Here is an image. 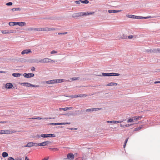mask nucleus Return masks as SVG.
Returning <instances> with one entry per match:
<instances>
[{
  "mask_svg": "<svg viewBox=\"0 0 160 160\" xmlns=\"http://www.w3.org/2000/svg\"><path fill=\"white\" fill-rule=\"evenodd\" d=\"M120 75V74L112 72L110 73H102V75H98L99 76H103L104 77H110V76H118Z\"/></svg>",
  "mask_w": 160,
  "mask_h": 160,
  "instance_id": "nucleus-1",
  "label": "nucleus"
},
{
  "mask_svg": "<svg viewBox=\"0 0 160 160\" xmlns=\"http://www.w3.org/2000/svg\"><path fill=\"white\" fill-rule=\"evenodd\" d=\"M74 156L72 153H70L67 155V158H65L63 159V160H73L74 159Z\"/></svg>",
  "mask_w": 160,
  "mask_h": 160,
  "instance_id": "nucleus-2",
  "label": "nucleus"
},
{
  "mask_svg": "<svg viewBox=\"0 0 160 160\" xmlns=\"http://www.w3.org/2000/svg\"><path fill=\"white\" fill-rule=\"evenodd\" d=\"M41 136L43 138H47L49 137H55L56 136L54 134H42L41 135Z\"/></svg>",
  "mask_w": 160,
  "mask_h": 160,
  "instance_id": "nucleus-3",
  "label": "nucleus"
},
{
  "mask_svg": "<svg viewBox=\"0 0 160 160\" xmlns=\"http://www.w3.org/2000/svg\"><path fill=\"white\" fill-rule=\"evenodd\" d=\"M34 146H37V143H34L32 142H29L28 143V144L22 146V147H32Z\"/></svg>",
  "mask_w": 160,
  "mask_h": 160,
  "instance_id": "nucleus-4",
  "label": "nucleus"
},
{
  "mask_svg": "<svg viewBox=\"0 0 160 160\" xmlns=\"http://www.w3.org/2000/svg\"><path fill=\"white\" fill-rule=\"evenodd\" d=\"M23 76L26 78H30L33 77L34 76V74L32 73H24L23 74Z\"/></svg>",
  "mask_w": 160,
  "mask_h": 160,
  "instance_id": "nucleus-5",
  "label": "nucleus"
},
{
  "mask_svg": "<svg viewBox=\"0 0 160 160\" xmlns=\"http://www.w3.org/2000/svg\"><path fill=\"white\" fill-rule=\"evenodd\" d=\"M119 155L123 156H128V153L126 152V151H115Z\"/></svg>",
  "mask_w": 160,
  "mask_h": 160,
  "instance_id": "nucleus-6",
  "label": "nucleus"
},
{
  "mask_svg": "<svg viewBox=\"0 0 160 160\" xmlns=\"http://www.w3.org/2000/svg\"><path fill=\"white\" fill-rule=\"evenodd\" d=\"M29 62L30 63H39L40 62V59L37 58L31 59L29 60Z\"/></svg>",
  "mask_w": 160,
  "mask_h": 160,
  "instance_id": "nucleus-7",
  "label": "nucleus"
},
{
  "mask_svg": "<svg viewBox=\"0 0 160 160\" xmlns=\"http://www.w3.org/2000/svg\"><path fill=\"white\" fill-rule=\"evenodd\" d=\"M14 24H15V25H18L21 27H22L26 25V23L25 22H15Z\"/></svg>",
  "mask_w": 160,
  "mask_h": 160,
  "instance_id": "nucleus-8",
  "label": "nucleus"
},
{
  "mask_svg": "<svg viewBox=\"0 0 160 160\" xmlns=\"http://www.w3.org/2000/svg\"><path fill=\"white\" fill-rule=\"evenodd\" d=\"M51 59L48 58H44L42 59H40V62L42 63H48L50 62Z\"/></svg>",
  "mask_w": 160,
  "mask_h": 160,
  "instance_id": "nucleus-9",
  "label": "nucleus"
},
{
  "mask_svg": "<svg viewBox=\"0 0 160 160\" xmlns=\"http://www.w3.org/2000/svg\"><path fill=\"white\" fill-rule=\"evenodd\" d=\"M13 87L12 84L10 82L7 83L5 85V88L7 89H11Z\"/></svg>",
  "mask_w": 160,
  "mask_h": 160,
  "instance_id": "nucleus-10",
  "label": "nucleus"
},
{
  "mask_svg": "<svg viewBox=\"0 0 160 160\" xmlns=\"http://www.w3.org/2000/svg\"><path fill=\"white\" fill-rule=\"evenodd\" d=\"M31 52H32V51H31V50L30 49H28L24 50H23V51H22L21 52V54L22 55H23L25 53L28 54V53H31Z\"/></svg>",
  "mask_w": 160,
  "mask_h": 160,
  "instance_id": "nucleus-11",
  "label": "nucleus"
},
{
  "mask_svg": "<svg viewBox=\"0 0 160 160\" xmlns=\"http://www.w3.org/2000/svg\"><path fill=\"white\" fill-rule=\"evenodd\" d=\"M81 16V14L80 12L75 13L73 14L72 17L75 18H76L78 17Z\"/></svg>",
  "mask_w": 160,
  "mask_h": 160,
  "instance_id": "nucleus-12",
  "label": "nucleus"
},
{
  "mask_svg": "<svg viewBox=\"0 0 160 160\" xmlns=\"http://www.w3.org/2000/svg\"><path fill=\"white\" fill-rule=\"evenodd\" d=\"M146 52L151 53H157L156 49H148L146 50Z\"/></svg>",
  "mask_w": 160,
  "mask_h": 160,
  "instance_id": "nucleus-13",
  "label": "nucleus"
},
{
  "mask_svg": "<svg viewBox=\"0 0 160 160\" xmlns=\"http://www.w3.org/2000/svg\"><path fill=\"white\" fill-rule=\"evenodd\" d=\"M121 10H109L108 12L109 13H115L121 11Z\"/></svg>",
  "mask_w": 160,
  "mask_h": 160,
  "instance_id": "nucleus-14",
  "label": "nucleus"
},
{
  "mask_svg": "<svg viewBox=\"0 0 160 160\" xmlns=\"http://www.w3.org/2000/svg\"><path fill=\"white\" fill-rule=\"evenodd\" d=\"M47 83V84H53V83H55V81L54 79L51 80H49L48 81H46L45 82H43V83Z\"/></svg>",
  "mask_w": 160,
  "mask_h": 160,
  "instance_id": "nucleus-15",
  "label": "nucleus"
},
{
  "mask_svg": "<svg viewBox=\"0 0 160 160\" xmlns=\"http://www.w3.org/2000/svg\"><path fill=\"white\" fill-rule=\"evenodd\" d=\"M79 112V110L78 111H75V113H73L72 112H71V113H69V114L68 116L69 115H72V116H75V115H78L79 114V113H78V112Z\"/></svg>",
  "mask_w": 160,
  "mask_h": 160,
  "instance_id": "nucleus-16",
  "label": "nucleus"
},
{
  "mask_svg": "<svg viewBox=\"0 0 160 160\" xmlns=\"http://www.w3.org/2000/svg\"><path fill=\"white\" fill-rule=\"evenodd\" d=\"M118 84L116 82H111L108 83L106 85V86H116Z\"/></svg>",
  "mask_w": 160,
  "mask_h": 160,
  "instance_id": "nucleus-17",
  "label": "nucleus"
},
{
  "mask_svg": "<svg viewBox=\"0 0 160 160\" xmlns=\"http://www.w3.org/2000/svg\"><path fill=\"white\" fill-rule=\"evenodd\" d=\"M126 17L128 18L136 19V16L132 14H128L126 15Z\"/></svg>",
  "mask_w": 160,
  "mask_h": 160,
  "instance_id": "nucleus-18",
  "label": "nucleus"
},
{
  "mask_svg": "<svg viewBox=\"0 0 160 160\" xmlns=\"http://www.w3.org/2000/svg\"><path fill=\"white\" fill-rule=\"evenodd\" d=\"M21 75V74L20 73H13L12 74V76L13 77L17 78L19 77Z\"/></svg>",
  "mask_w": 160,
  "mask_h": 160,
  "instance_id": "nucleus-19",
  "label": "nucleus"
},
{
  "mask_svg": "<svg viewBox=\"0 0 160 160\" xmlns=\"http://www.w3.org/2000/svg\"><path fill=\"white\" fill-rule=\"evenodd\" d=\"M73 108L72 107H66L65 108H59L60 110H63L64 111H66L68 110H70L72 109Z\"/></svg>",
  "mask_w": 160,
  "mask_h": 160,
  "instance_id": "nucleus-20",
  "label": "nucleus"
},
{
  "mask_svg": "<svg viewBox=\"0 0 160 160\" xmlns=\"http://www.w3.org/2000/svg\"><path fill=\"white\" fill-rule=\"evenodd\" d=\"M46 146V144L45 142V141L41 143H37V146Z\"/></svg>",
  "mask_w": 160,
  "mask_h": 160,
  "instance_id": "nucleus-21",
  "label": "nucleus"
},
{
  "mask_svg": "<svg viewBox=\"0 0 160 160\" xmlns=\"http://www.w3.org/2000/svg\"><path fill=\"white\" fill-rule=\"evenodd\" d=\"M134 124H132L130 125L129 124H127L126 125H122V124H120V126L121 127H129L130 126L133 125Z\"/></svg>",
  "mask_w": 160,
  "mask_h": 160,
  "instance_id": "nucleus-22",
  "label": "nucleus"
},
{
  "mask_svg": "<svg viewBox=\"0 0 160 160\" xmlns=\"http://www.w3.org/2000/svg\"><path fill=\"white\" fill-rule=\"evenodd\" d=\"M119 38V39H126L127 38V36L123 34Z\"/></svg>",
  "mask_w": 160,
  "mask_h": 160,
  "instance_id": "nucleus-23",
  "label": "nucleus"
},
{
  "mask_svg": "<svg viewBox=\"0 0 160 160\" xmlns=\"http://www.w3.org/2000/svg\"><path fill=\"white\" fill-rule=\"evenodd\" d=\"M55 81V83H59L63 82V79H54Z\"/></svg>",
  "mask_w": 160,
  "mask_h": 160,
  "instance_id": "nucleus-24",
  "label": "nucleus"
},
{
  "mask_svg": "<svg viewBox=\"0 0 160 160\" xmlns=\"http://www.w3.org/2000/svg\"><path fill=\"white\" fill-rule=\"evenodd\" d=\"M8 156V153L6 152H3L2 153V156L3 158H6Z\"/></svg>",
  "mask_w": 160,
  "mask_h": 160,
  "instance_id": "nucleus-25",
  "label": "nucleus"
},
{
  "mask_svg": "<svg viewBox=\"0 0 160 160\" xmlns=\"http://www.w3.org/2000/svg\"><path fill=\"white\" fill-rule=\"evenodd\" d=\"M142 118V116H136L134 118L133 120H134L136 121L139 120Z\"/></svg>",
  "mask_w": 160,
  "mask_h": 160,
  "instance_id": "nucleus-26",
  "label": "nucleus"
},
{
  "mask_svg": "<svg viewBox=\"0 0 160 160\" xmlns=\"http://www.w3.org/2000/svg\"><path fill=\"white\" fill-rule=\"evenodd\" d=\"M4 134H7L12 133V132L9 130H4Z\"/></svg>",
  "mask_w": 160,
  "mask_h": 160,
  "instance_id": "nucleus-27",
  "label": "nucleus"
},
{
  "mask_svg": "<svg viewBox=\"0 0 160 160\" xmlns=\"http://www.w3.org/2000/svg\"><path fill=\"white\" fill-rule=\"evenodd\" d=\"M142 127V125H141L140 126L138 127L135 128L134 130V131H138L140 130Z\"/></svg>",
  "mask_w": 160,
  "mask_h": 160,
  "instance_id": "nucleus-28",
  "label": "nucleus"
},
{
  "mask_svg": "<svg viewBox=\"0 0 160 160\" xmlns=\"http://www.w3.org/2000/svg\"><path fill=\"white\" fill-rule=\"evenodd\" d=\"M80 79V78L79 77H73L72 78H70V80H71L72 81H74V80H79Z\"/></svg>",
  "mask_w": 160,
  "mask_h": 160,
  "instance_id": "nucleus-29",
  "label": "nucleus"
},
{
  "mask_svg": "<svg viewBox=\"0 0 160 160\" xmlns=\"http://www.w3.org/2000/svg\"><path fill=\"white\" fill-rule=\"evenodd\" d=\"M81 16L88 15V12H81Z\"/></svg>",
  "mask_w": 160,
  "mask_h": 160,
  "instance_id": "nucleus-30",
  "label": "nucleus"
},
{
  "mask_svg": "<svg viewBox=\"0 0 160 160\" xmlns=\"http://www.w3.org/2000/svg\"><path fill=\"white\" fill-rule=\"evenodd\" d=\"M21 8H13L11 10L12 12H14L16 11H20L21 10Z\"/></svg>",
  "mask_w": 160,
  "mask_h": 160,
  "instance_id": "nucleus-31",
  "label": "nucleus"
},
{
  "mask_svg": "<svg viewBox=\"0 0 160 160\" xmlns=\"http://www.w3.org/2000/svg\"><path fill=\"white\" fill-rule=\"evenodd\" d=\"M89 2L88 0H81V2L82 3L88 4Z\"/></svg>",
  "mask_w": 160,
  "mask_h": 160,
  "instance_id": "nucleus-32",
  "label": "nucleus"
},
{
  "mask_svg": "<svg viewBox=\"0 0 160 160\" xmlns=\"http://www.w3.org/2000/svg\"><path fill=\"white\" fill-rule=\"evenodd\" d=\"M77 97H85L87 96V95L86 94H79V95H77Z\"/></svg>",
  "mask_w": 160,
  "mask_h": 160,
  "instance_id": "nucleus-33",
  "label": "nucleus"
},
{
  "mask_svg": "<svg viewBox=\"0 0 160 160\" xmlns=\"http://www.w3.org/2000/svg\"><path fill=\"white\" fill-rule=\"evenodd\" d=\"M107 122L110 123H117V122H116V121H108Z\"/></svg>",
  "mask_w": 160,
  "mask_h": 160,
  "instance_id": "nucleus-34",
  "label": "nucleus"
},
{
  "mask_svg": "<svg viewBox=\"0 0 160 160\" xmlns=\"http://www.w3.org/2000/svg\"><path fill=\"white\" fill-rule=\"evenodd\" d=\"M102 109V108H92V111H97L99 110H100Z\"/></svg>",
  "mask_w": 160,
  "mask_h": 160,
  "instance_id": "nucleus-35",
  "label": "nucleus"
},
{
  "mask_svg": "<svg viewBox=\"0 0 160 160\" xmlns=\"http://www.w3.org/2000/svg\"><path fill=\"white\" fill-rule=\"evenodd\" d=\"M14 23V22H9L8 24L10 26H12L15 25Z\"/></svg>",
  "mask_w": 160,
  "mask_h": 160,
  "instance_id": "nucleus-36",
  "label": "nucleus"
},
{
  "mask_svg": "<svg viewBox=\"0 0 160 160\" xmlns=\"http://www.w3.org/2000/svg\"><path fill=\"white\" fill-rule=\"evenodd\" d=\"M143 17L136 16V19H143Z\"/></svg>",
  "mask_w": 160,
  "mask_h": 160,
  "instance_id": "nucleus-37",
  "label": "nucleus"
},
{
  "mask_svg": "<svg viewBox=\"0 0 160 160\" xmlns=\"http://www.w3.org/2000/svg\"><path fill=\"white\" fill-rule=\"evenodd\" d=\"M2 32L3 34H7L9 33V32L8 30H2Z\"/></svg>",
  "mask_w": 160,
  "mask_h": 160,
  "instance_id": "nucleus-38",
  "label": "nucleus"
},
{
  "mask_svg": "<svg viewBox=\"0 0 160 160\" xmlns=\"http://www.w3.org/2000/svg\"><path fill=\"white\" fill-rule=\"evenodd\" d=\"M26 87H32V84L29 83V82H26Z\"/></svg>",
  "mask_w": 160,
  "mask_h": 160,
  "instance_id": "nucleus-39",
  "label": "nucleus"
},
{
  "mask_svg": "<svg viewBox=\"0 0 160 160\" xmlns=\"http://www.w3.org/2000/svg\"><path fill=\"white\" fill-rule=\"evenodd\" d=\"M55 29L54 28H48V31H53L55 30Z\"/></svg>",
  "mask_w": 160,
  "mask_h": 160,
  "instance_id": "nucleus-40",
  "label": "nucleus"
},
{
  "mask_svg": "<svg viewBox=\"0 0 160 160\" xmlns=\"http://www.w3.org/2000/svg\"><path fill=\"white\" fill-rule=\"evenodd\" d=\"M12 3L11 2H8L6 4V5L7 6H10L12 5Z\"/></svg>",
  "mask_w": 160,
  "mask_h": 160,
  "instance_id": "nucleus-41",
  "label": "nucleus"
},
{
  "mask_svg": "<svg viewBox=\"0 0 160 160\" xmlns=\"http://www.w3.org/2000/svg\"><path fill=\"white\" fill-rule=\"evenodd\" d=\"M45 142L46 146H48V145L52 143L51 142L49 141H45Z\"/></svg>",
  "mask_w": 160,
  "mask_h": 160,
  "instance_id": "nucleus-42",
  "label": "nucleus"
},
{
  "mask_svg": "<svg viewBox=\"0 0 160 160\" xmlns=\"http://www.w3.org/2000/svg\"><path fill=\"white\" fill-rule=\"evenodd\" d=\"M75 2L76 4H80V3L81 2V0H78V1H75Z\"/></svg>",
  "mask_w": 160,
  "mask_h": 160,
  "instance_id": "nucleus-43",
  "label": "nucleus"
},
{
  "mask_svg": "<svg viewBox=\"0 0 160 160\" xmlns=\"http://www.w3.org/2000/svg\"><path fill=\"white\" fill-rule=\"evenodd\" d=\"M133 120H134L133 119H132L131 118H129L127 122L128 123L129 122H133Z\"/></svg>",
  "mask_w": 160,
  "mask_h": 160,
  "instance_id": "nucleus-44",
  "label": "nucleus"
},
{
  "mask_svg": "<svg viewBox=\"0 0 160 160\" xmlns=\"http://www.w3.org/2000/svg\"><path fill=\"white\" fill-rule=\"evenodd\" d=\"M95 13V12H88V15H92V14H94V13Z\"/></svg>",
  "mask_w": 160,
  "mask_h": 160,
  "instance_id": "nucleus-45",
  "label": "nucleus"
},
{
  "mask_svg": "<svg viewBox=\"0 0 160 160\" xmlns=\"http://www.w3.org/2000/svg\"><path fill=\"white\" fill-rule=\"evenodd\" d=\"M135 36V38H136V36H133V35H129L128 36V38L129 39H132Z\"/></svg>",
  "mask_w": 160,
  "mask_h": 160,
  "instance_id": "nucleus-46",
  "label": "nucleus"
},
{
  "mask_svg": "<svg viewBox=\"0 0 160 160\" xmlns=\"http://www.w3.org/2000/svg\"><path fill=\"white\" fill-rule=\"evenodd\" d=\"M68 129L70 130H77L78 129V128H68Z\"/></svg>",
  "mask_w": 160,
  "mask_h": 160,
  "instance_id": "nucleus-47",
  "label": "nucleus"
},
{
  "mask_svg": "<svg viewBox=\"0 0 160 160\" xmlns=\"http://www.w3.org/2000/svg\"><path fill=\"white\" fill-rule=\"evenodd\" d=\"M48 125H58V123H53L48 124Z\"/></svg>",
  "mask_w": 160,
  "mask_h": 160,
  "instance_id": "nucleus-48",
  "label": "nucleus"
},
{
  "mask_svg": "<svg viewBox=\"0 0 160 160\" xmlns=\"http://www.w3.org/2000/svg\"><path fill=\"white\" fill-rule=\"evenodd\" d=\"M57 53V51H55V50H52L51 52L50 53L51 54H54V53Z\"/></svg>",
  "mask_w": 160,
  "mask_h": 160,
  "instance_id": "nucleus-49",
  "label": "nucleus"
},
{
  "mask_svg": "<svg viewBox=\"0 0 160 160\" xmlns=\"http://www.w3.org/2000/svg\"><path fill=\"white\" fill-rule=\"evenodd\" d=\"M26 82H22H22H19V84L21 85H23V86H26Z\"/></svg>",
  "mask_w": 160,
  "mask_h": 160,
  "instance_id": "nucleus-50",
  "label": "nucleus"
},
{
  "mask_svg": "<svg viewBox=\"0 0 160 160\" xmlns=\"http://www.w3.org/2000/svg\"><path fill=\"white\" fill-rule=\"evenodd\" d=\"M8 31L9 32V33L16 32V31L15 30H8Z\"/></svg>",
  "mask_w": 160,
  "mask_h": 160,
  "instance_id": "nucleus-51",
  "label": "nucleus"
},
{
  "mask_svg": "<svg viewBox=\"0 0 160 160\" xmlns=\"http://www.w3.org/2000/svg\"><path fill=\"white\" fill-rule=\"evenodd\" d=\"M26 30H28V31H32L33 30V28H27L26 29Z\"/></svg>",
  "mask_w": 160,
  "mask_h": 160,
  "instance_id": "nucleus-52",
  "label": "nucleus"
},
{
  "mask_svg": "<svg viewBox=\"0 0 160 160\" xmlns=\"http://www.w3.org/2000/svg\"><path fill=\"white\" fill-rule=\"evenodd\" d=\"M42 31H48V28H42Z\"/></svg>",
  "mask_w": 160,
  "mask_h": 160,
  "instance_id": "nucleus-53",
  "label": "nucleus"
},
{
  "mask_svg": "<svg viewBox=\"0 0 160 160\" xmlns=\"http://www.w3.org/2000/svg\"><path fill=\"white\" fill-rule=\"evenodd\" d=\"M92 108L91 109H87L86 110V112H92Z\"/></svg>",
  "mask_w": 160,
  "mask_h": 160,
  "instance_id": "nucleus-54",
  "label": "nucleus"
},
{
  "mask_svg": "<svg viewBox=\"0 0 160 160\" xmlns=\"http://www.w3.org/2000/svg\"><path fill=\"white\" fill-rule=\"evenodd\" d=\"M8 160H15L12 157H9L8 158Z\"/></svg>",
  "mask_w": 160,
  "mask_h": 160,
  "instance_id": "nucleus-55",
  "label": "nucleus"
},
{
  "mask_svg": "<svg viewBox=\"0 0 160 160\" xmlns=\"http://www.w3.org/2000/svg\"><path fill=\"white\" fill-rule=\"evenodd\" d=\"M77 96V95H71V96H70V97L71 98H78Z\"/></svg>",
  "mask_w": 160,
  "mask_h": 160,
  "instance_id": "nucleus-56",
  "label": "nucleus"
},
{
  "mask_svg": "<svg viewBox=\"0 0 160 160\" xmlns=\"http://www.w3.org/2000/svg\"><path fill=\"white\" fill-rule=\"evenodd\" d=\"M42 118L40 117H38V118H33L32 119H38L40 120L42 119Z\"/></svg>",
  "mask_w": 160,
  "mask_h": 160,
  "instance_id": "nucleus-57",
  "label": "nucleus"
},
{
  "mask_svg": "<svg viewBox=\"0 0 160 160\" xmlns=\"http://www.w3.org/2000/svg\"><path fill=\"white\" fill-rule=\"evenodd\" d=\"M15 160H22V159L21 157H17L16 159Z\"/></svg>",
  "mask_w": 160,
  "mask_h": 160,
  "instance_id": "nucleus-58",
  "label": "nucleus"
},
{
  "mask_svg": "<svg viewBox=\"0 0 160 160\" xmlns=\"http://www.w3.org/2000/svg\"><path fill=\"white\" fill-rule=\"evenodd\" d=\"M32 87H38L40 86L39 85H35L33 84H32Z\"/></svg>",
  "mask_w": 160,
  "mask_h": 160,
  "instance_id": "nucleus-59",
  "label": "nucleus"
},
{
  "mask_svg": "<svg viewBox=\"0 0 160 160\" xmlns=\"http://www.w3.org/2000/svg\"><path fill=\"white\" fill-rule=\"evenodd\" d=\"M123 121L122 120H119V121H116V122L117 123H120L123 122Z\"/></svg>",
  "mask_w": 160,
  "mask_h": 160,
  "instance_id": "nucleus-60",
  "label": "nucleus"
},
{
  "mask_svg": "<svg viewBox=\"0 0 160 160\" xmlns=\"http://www.w3.org/2000/svg\"><path fill=\"white\" fill-rule=\"evenodd\" d=\"M65 125L64 122L58 123V125Z\"/></svg>",
  "mask_w": 160,
  "mask_h": 160,
  "instance_id": "nucleus-61",
  "label": "nucleus"
},
{
  "mask_svg": "<svg viewBox=\"0 0 160 160\" xmlns=\"http://www.w3.org/2000/svg\"><path fill=\"white\" fill-rule=\"evenodd\" d=\"M38 31H42V28H38Z\"/></svg>",
  "mask_w": 160,
  "mask_h": 160,
  "instance_id": "nucleus-62",
  "label": "nucleus"
},
{
  "mask_svg": "<svg viewBox=\"0 0 160 160\" xmlns=\"http://www.w3.org/2000/svg\"><path fill=\"white\" fill-rule=\"evenodd\" d=\"M31 69V70L32 71H34L35 70V68L33 67H32Z\"/></svg>",
  "mask_w": 160,
  "mask_h": 160,
  "instance_id": "nucleus-63",
  "label": "nucleus"
},
{
  "mask_svg": "<svg viewBox=\"0 0 160 160\" xmlns=\"http://www.w3.org/2000/svg\"><path fill=\"white\" fill-rule=\"evenodd\" d=\"M157 53L159 52L160 53V48H158L156 49Z\"/></svg>",
  "mask_w": 160,
  "mask_h": 160,
  "instance_id": "nucleus-64",
  "label": "nucleus"
}]
</instances>
